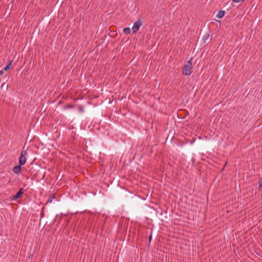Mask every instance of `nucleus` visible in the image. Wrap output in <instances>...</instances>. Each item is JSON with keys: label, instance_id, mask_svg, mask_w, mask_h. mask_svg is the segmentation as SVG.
I'll return each instance as SVG.
<instances>
[{"label": "nucleus", "instance_id": "nucleus-9", "mask_svg": "<svg viewBox=\"0 0 262 262\" xmlns=\"http://www.w3.org/2000/svg\"><path fill=\"white\" fill-rule=\"evenodd\" d=\"M12 62H13L12 60L10 61L9 62V63L7 65V66L5 67V68H4L5 71H7L8 70H9L10 68V67L12 65Z\"/></svg>", "mask_w": 262, "mask_h": 262}, {"label": "nucleus", "instance_id": "nucleus-6", "mask_svg": "<svg viewBox=\"0 0 262 262\" xmlns=\"http://www.w3.org/2000/svg\"><path fill=\"white\" fill-rule=\"evenodd\" d=\"M225 14V11L223 10H220L216 14V17L219 18H221L224 16Z\"/></svg>", "mask_w": 262, "mask_h": 262}, {"label": "nucleus", "instance_id": "nucleus-4", "mask_svg": "<svg viewBox=\"0 0 262 262\" xmlns=\"http://www.w3.org/2000/svg\"><path fill=\"white\" fill-rule=\"evenodd\" d=\"M24 192V190L23 188H20L18 192L16 193V195L13 196V200H16L17 199L20 198Z\"/></svg>", "mask_w": 262, "mask_h": 262}, {"label": "nucleus", "instance_id": "nucleus-2", "mask_svg": "<svg viewBox=\"0 0 262 262\" xmlns=\"http://www.w3.org/2000/svg\"><path fill=\"white\" fill-rule=\"evenodd\" d=\"M28 155V152L27 149H24V147L23 148V150H22L20 157L19 159V164L20 165H24L26 163L27 158L26 157Z\"/></svg>", "mask_w": 262, "mask_h": 262}, {"label": "nucleus", "instance_id": "nucleus-11", "mask_svg": "<svg viewBox=\"0 0 262 262\" xmlns=\"http://www.w3.org/2000/svg\"><path fill=\"white\" fill-rule=\"evenodd\" d=\"M44 215H45L44 213H43V212H41V214H40V217H41V218L43 217Z\"/></svg>", "mask_w": 262, "mask_h": 262}, {"label": "nucleus", "instance_id": "nucleus-10", "mask_svg": "<svg viewBox=\"0 0 262 262\" xmlns=\"http://www.w3.org/2000/svg\"><path fill=\"white\" fill-rule=\"evenodd\" d=\"M262 187V179L258 182V189Z\"/></svg>", "mask_w": 262, "mask_h": 262}, {"label": "nucleus", "instance_id": "nucleus-8", "mask_svg": "<svg viewBox=\"0 0 262 262\" xmlns=\"http://www.w3.org/2000/svg\"><path fill=\"white\" fill-rule=\"evenodd\" d=\"M123 32L125 34H130V28H125L123 29Z\"/></svg>", "mask_w": 262, "mask_h": 262}, {"label": "nucleus", "instance_id": "nucleus-5", "mask_svg": "<svg viewBox=\"0 0 262 262\" xmlns=\"http://www.w3.org/2000/svg\"><path fill=\"white\" fill-rule=\"evenodd\" d=\"M21 166L20 164L19 165L15 166L13 168V172L16 174H18L20 172L21 170Z\"/></svg>", "mask_w": 262, "mask_h": 262}, {"label": "nucleus", "instance_id": "nucleus-12", "mask_svg": "<svg viewBox=\"0 0 262 262\" xmlns=\"http://www.w3.org/2000/svg\"><path fill=\"white\" fill-rule=\"evenodd\" d=\"M151 239H152V236H151V235H150L148 237L149 242L151 241Z\"/></svg>", "mask_w": 262, "mask_h": 262}, {"label": "nucleus", "instance_id": "nucleus-7", "mask_svg": "<svg viewBox=\"0 0 262 262\" xmlns=\"http://www.w3.org/2000/svg\"><path fill=\"white\" fill-rule=\"evenodd\" d=\"M54 199H55V197L54 195H50L49 196V198L48 199L46 204L51 203Z\"/></svg>", "mask_w": 262, "mask_h": 262}, {"label": "nucleus", "instance_id": "nucleus-1", "mask_svg": "<svg viewBox=\"0 0 262 262\" xmlns=\"http://www.w3.org/2000/svg\"><path fill=\"white\" fill-rule=\"evenodd\" d=\"M192 58H191L189 60L187 61L186 63L184 64L183 68L182 69V73L183 75L186 76H189L192 73Z\"/></svg>", "mask_w": 262, "mask_h": 262}, {"label": "nucleus", "instance_id": "nucleus-3", "mask_svg": "<svg viewBox=\"0 0 262 262\" xmlns=\"http://www.w3.org/2000/svg\"><path fill=\"white\" fill-rule=\"evenodd\" d=\"M143 22L140 19L135 21L133 27L132 31L134 34L136 33L139 30L140 27L142 25Z\"/></svg>", "mask_w": 262, "mask_h": 262}, {"label": "nucleus", "instance_id": "nucleus-13", "mask_svg": "<svg viewBox=\"0 0 262 262\" xmlns=\"http://www.w3.org/2000/svg\"><path fill=\"white\" fill-rule=\"evenodd\" d=\"M4 74L3 71L0 70V76Z\"/></svg>", "mask_w": 262, "mask_h": 262}]
</instances>
